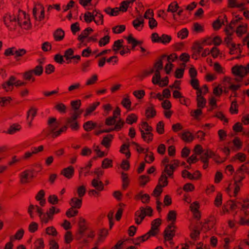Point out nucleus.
I'll list each match as a JSON object with an SVG mask.
<instances>
[{
  "instance_id": "f257e3e1",
  "label": "nucleus",
  "mask_w": 249,
  "mask_h": 249,
  "mask_svg": "<svg viewBox=\"0 0 249 249\" xmlns=\"http://www.w3.org/2000/svg\"><path fill=\"white\" fill-rule=\"evenodd\" d=\"M4 24L10 30H13L17 25L27 29L31 26L29 17L23 11H19L14 14H7L3 17Z\"/></svg>"
},
{
  "instance_id": "f03ea898",
  "label": "nucleus",
  "mask_w": 249,
  "mask_h": 249,
  "mask_svg": "<svg viewBox=\"0 0 249 249\" xmlns=\"http://www.w3.org/2000/svg\"><path fill=\"white\" fill-rule=\"evenodd\" d=\"M241 19H242L241 18L238 16H236L229 26V28L233 32L234 27H236V33L238 36H242L247 31V24L241 22L240 21Z\"/></svg>"
},
{
  "instance_id": "7ed1b4c3",
  "label": "nucleus",
  "mask_w": 249,
  "mask_h": 249,
  "mask_svg": "<svg viewBox=\"0 0 249 249\" xmlns=\"http://www.w3.org/2000/svg\"><path fill=\"white\" fill-rule=\"evenodd\" d=\"M161 224L160 220L159 218L154 220L151 224V229L147 233L135 240L134 242L136 245L140 244L141 242H143L148 239L151 236H155L158 233V228Z\"/></svg>"
},
{
  "instance_id": "20e7f679",
  "label": "nucleus",
  "mask_w": 249,
  "mask_h": 249,
  "mask_svg": "<svg viewBox=\"0 0 249 249\" xmlns=\"http://www.w3.org/2000/svg\"><path fill=\"white\" fill-rule=\"evenodd\" d=\"M59 125L60 122L56 118H50L48 121V132L49 134L53 137H56L66 129V127L58 129Z\"/></svg>"
},
{
  "instance_id": "39448f33",
  "label": "nucleus",
  "mask_w": 249,
  "mask_h": 249,
  "mask_svg": "<svg viewBox=\"0 0 249 249\" xmlns=\"http://www.w3.org/2000/svg\"><path fill=\"white\" fill-rule=\"evenodd\" d=\"M209 158H212L215 162L220 163L223 161L220 160L219 156L213 151L207 149L205 153L201 155L200 159L204 163L203 168L206 169L208 166V160Z\"/></svg>"
},
{
  "instance_id": "423d86ee",
  "label": "nucleus",
  "mask_w": 249,
  "mask_h": 249,
  "mask_svg": "<svg viewBox=\"0 0 249 249\" xmlns=\"http://www.w3.org/2000/svg\"><path fill=\"white\" fill-rule=\"evenodd\" d=\"M245 178L244 176H239L238 179L234 178V183L232 185L230 183L229 186L226 188V192L230 196H231V192L233 189V196L235 197L237 196L238 192L240 190L241 187L242 186V180Z\"/></svg>"
},
{
  "instance_id": "0eeeda50",
  "label": "nucleus",
  "mask_w": 249,
  "mask_h": 249,
  "mask_svg": "<svg viewBox=\"0 0 249 249\" xmlns=\"http://www.w3.org/2000/svg\"><path fill=\"white\" fill-rule=\"evenodd\" d=\"M225 31L228 35V36L225 38V41L230 48V53L231 54H234L240 52V45L236 44L231 42V36L233 32L229 28V26L225 29Z\"/></svg>"
},
{
  "instance_id": "6e6552de",
  "label": "nucleus",
  "mask_w": 249,
  "mask_h": 249,
  "mask_svg": "<svg viewBox=\"0 0 249 249\" xmlns=\"http://www.w3.org/2000/svg\"><path fill=\"white\" fill-rule=\"evenodd\" d=\"M242 212L243 213L240 215L239 223L241 225H249V219H246L245 216L249 214V212L246 209L249 208V197L243 200V203H241Z\"/></svg>"
},
{
  "instance_id": "1a4fd4ad",
  "label": "nucleus",
  "mask_w": 249,
  "mask_h": 249,
  "mask_svg": "<svg viewBox=\"0 0 249 249\" xmlns=\"http://www.w3.org/2000/svg\"><path fill=\"white\" fill-rule=\"evenodd\" d=\"M152 212L153 210L149 207H147L146 208L141 207L135 213L136 223L138 225L141 224L145 216H151L152 215Z\"/></svg>"
},
{
  "instance_id": "9d476101",
  "label": "nucleus",
  "mask_w": 249,
  "mask_h": 249,
  "mask_svg": "<svg viewBox=\"0 0 249 249\" xmlns=\"http://www.w3.org/2000/svg\"><path fill=\"white\" fill-rule=\"evenodd\" d=\"M25 83L17 80L15 77L11 76L9 80L3 83L2 87L6 91H11L13 89V86L17 87L24 85Z\"/></svg>"
},
{
  "instance_id": "9b49d317",
  "label": "nucleus",
  "mask_w": 249,
  "mask_h": 249,
  "mask_svg": "<svg viewBox=\"0 0 249 249\" xmlns=\"http://www.w3.org/2000/svg\"><path fill=\"white\" fill-rule=\"evenodd\" d=\"M222 83L226 92H228V89L234 92L238 90L241 86L240 84H233L231 78L228 76H225L223 78Z\"/></svg>"
},
{
  "instance_id": "f8f14e48",
  "label": "nucleus",
  "mask_w": 249,
  "mask_h": 249,
  "mask_svg": "<svg viewBox=\"0 0 249 249\" xmlns=\"http://www.w3.org/2000/svg\"><path fill=\"white\" fill-rule=\"evenodd\" d=\"M33 14L35 18L38 21H41L44 18V8L40 3H36L34 4L33 10Z\"/></svg>"
},
{
  "instance_id": "ddd939ff",
  "label": "nucleus",
  "mask_w": 249,
  "mask_h": 249,
  "mask_svg": "<svg viewBox=\"0 0 249 249\" xmlns=\"http://www.w3.org/2000/svg\"><path fill=\"white\" fill-rule=\"evenodd\" d=\"M232 73L242 78L249 72V63L246 66L236 65L232 68Z\"/></svg>"
},
{
  "instance_id": "4468645a",
  "label": "nucleus",
  "mask_w": 249,
  "mask_h": 249,
  "mask_svg": "<svg viewBox=\"0 0 249 249\" xmlns=\"http://www.w3.org/2000/svg\"><path fill=\"white\" fill-rule=\"evenodd\" d=\"M176 227L174 225L170 224L166 228L164 231L165 241H171L175 235V229Z\"/></svg>"
},
{
  "instance_id": "2eb2a0df",
  "label": "nucleus",
  "mask_w": 249,
  "mask_h": 249,
  "mask_svg": "<svg viewBox=\"0 0 249 249\" xmlns=\"http://www.w3.org/2000/svg\"><path fill=\"white\" fill-rule=\"evenodd\" d=\"M74 172V168L72 166H69L68 167L63 169L61 171V173L65 178L70 179L73 177Z\"/></svg>"
},
{
  "instance_id": "dca6fc26",
  "label": "nucleus",
  "mask_w": 249,
  "mask_h": 249,
  "mask_svg": "<svg viewBox=\"0 0 249 249\" xmlns=\"http://www.w3.org/2000/svg\"><path fill=\"white\" fill-rule=\"evenodd\" d=\"M232 161H238L240 162H246L247 161V155L242 152L237 153L235 154L233 157L231 158Z\"/></svg>"
},
{
  "instance_id": "f3484780",
  "label": "nucleus",
  "mask_w": 249,
  "mask_h": 249,
  "mask_svg": "<svg viewBox=\"0 0 249 249\" xmlns=\"http://www.w3.org/2000/svg\"><path fill=\"white\" fill-rule=\"evenodd\" d=\"M92 32V29L90 27H88L85 29L84 31L82 32L81 34L78 36V40L80 41L82 43H83L84 41V39L86 38H88L89 36L90 35Z\"/></svg>"
},
{
  "instance_id": "a211bd4d",
  "label": "nucleus",
  "mask_w": 249,
  "mask_h": 249,
  "mask_svg": "<svg viewBox=\"0 0 249 249\" xmlns=\"http://www.w3.org/2000/svg\"><path fill=\"white\" fill-rule=\"evenodd\" d=\"M91 14L95 19L94 22L96 24L100 25L103 23V16L100 13L99 11L95 9L93 11Z\"/></svg>"
},
{
  "instance_id": "6ab92c4d",
  "label": "nucleus",
  "mask_w": 249,
  "mask_h": 249,
  "mask_svg": "<svg viewBox=\"0 0 249 249\" xmlns=\"http://www.w3.org/2000/svg\"><path fill=\"white\" fill-rule=\"evenodd\" d=\"M133 25L137 31H141L144 26V19L142 18H136L133 21Z\"/></svg>"
},
{
  "instance_id": "aec40b11",
  "label": "nucleus",
  "mask_w": 249,
  "mask_h": 249,
  "mask_svg": "<svg viewBox=\"0 0 249 249\" xmlns=\"http://www.w3.org/2000/svg\"><path fill=\"white\" fill-rule=\"evenodd\" d=\"M181 138L185 142H190L194 139L193 134L189 131H184L180 135Z\"/></svg>"
},
{
  "instance_id": "412c9836",
  "label": "nucleus",
  "mask_w": 249,
  "mask_h": 249,
  "mask_svg": "<svg viewBox=\"0 0 249 249\" xmlns=\"http://www.w3.org/2000/svg\"><path fill=\"white\" fill-rule=\"evenodd\" d=\"M203 47L199 44H197L195 45L192 47V57L195 58V59H197V55L200 53V52L203 50Z\"/></svg>"
},
{
  "instance_id": "4be33fe9",
  "label": "nucleus",
  "mask_w": 249,
  "mask_h": 249,
  "mask_svg": "<svg viewBox=\"0 0 249 249\" xmlns=\"http://www.w3.org/2000/svg\"><path fill=\"white\" fill-rule=\"evenodd\" d=\"M211 66H213V70L218 74H223L225 73V69L218 62H215L212 65V60H210Z\"/></svg>"
},
{
  "instance_id": "5701e85b",
  "label": "nucleus",
  "mask_w": 249,
  "mask_h": 249,
  "mask_svg": "<svg viewBox=\"0 0 249 249\" xmlns=\"http://www.w3.org/2000/svg\"><path fill=\"white\" fill-rule=\"evenodd\" d=\"M72 208L79 209L82 205V199L76 197H72L70 202Z\"/></svg>"
},
{
  "instance_id": "b1692460",
  "label": "nucleus",
  "mask_w": 249,
  "mask_h": 249,
  "mask_svg": "<svg viewBox=\"0 0 249 249\" xmlns=\"http://www.w3.org/2000/svg\"><path fill=\"white\" fill-rule=\"evenodd\" d=\"M199 207V204L196 201L194 202L190 205V209L191 211L194 213V214L196 218H199L200 217V214L198 211Z\"/></svg>"
},
{
  "instance_id": "393cba45",
  "label": "nucleus",
  "mask_w": 249,
  "mask_h": 249,
  "mask_svg": "<svg viewBox=\"0 0 249 249\" xmlns=\"http://www.w3.org/2000/svg\"><path fill=\"white\" fill-rule=\"evenodd\" d=\"M91 184L98 191H101L104 189V185L102 182L97 178L93 179L91 181Z\"/></svg>"
},
{
  "instance_id": "a878e982",
  "label": "nucleus",
  "mask_w": 249,
  "mask_h": 249,
  "mask_svg": "<svg viewBox=\"0 0 249 249\" xmlns=\"http://www.w3.org/2000/svg\"><path fill=\"white\" fill-rule=\"evenodd\" d=\"M176 166H177V165L175 162H174V164H165L164 169V173L167 174L169 176H171Z\"/></svg>"
},
{
  "instance_id": "bb28decb",
  "label": "nucleus",
  "mask_w": 249,
  "mask_h": 249,
  "mask_svg": "<svg viewBox=\"0 0 249 249\" xmlns=\"http://www.w3.org/2000/svg\"><path fill=\"white\" fill-rule=\"evenodd\" d=\"M126 39L128 44L131 45L132 49H134L137 45H140L142 43L141 41H138L134 38L131 35H129Z\"/></svg>"
},
{
  "instance_id": "cd10ccee",
  "label": "nucleus",
  "mask_w": 249,
  "mask_h": 249,
  "mask_svg": "<svg viewBox=\"0 0 249 249\" xmlns=\"http://www.w3.org/2000/svg\"><path fill=\"white\" fill-rule=\"evenodd\" d=\"M136 198L141 200L142 203H147L149 200L150 196L147 194L140 192L136 196Z\"/></svg>"
},
{
  "instance_id": "c85d7f7f",
  "label": "nucleus",
  "mask_w": 249,
  "mask_h": 249,
  "mask_svg": "<svg viewBox=\"0 0 249 249\" xmlns=\"http://www.w3.org/2000/svg\"><path fill=\"white\" fill-rule=\"evenodd\" d=\"M141 132L142 137L145 142H149L152 141L153 135L151 132H145L143 130H141Z\"/></svg>"
},
{
  "instance_id": "c756f323",
  "label": "nucleus",
  "mask_w": 249,
  "mask_h": 249,
  "mask_svg": "<svg viewBox=\"0 0 249 249\" xmlns=\"http://www.w3.org/2000/svg\"><path fill=\"white\" fill-rule=\"evenodd\" d=\"M65 33L64 31L61 29H57L53 34V36L55 40H61L64 37Z\"/></svg>"
},
{
  "instance_id": "7c9ffc66",
  "label": "nucleus",
  "mask_w": 249,
  "mask_h": 249,
  "mask_svg": "<svg viewBox=\"0 0 249 249\" xmlns=\"http://www.w3.org/2000/svg\"><path fill=\"white\" fill-rule=\"evenodd\" d=\"M93 149L97 154V157L98 158H102L107 155V153L100 150L98 145L94 144L93 146Z\"/></svg>"
},
{
  "instance_id": "2f4dec72",
  "label": "nucleus",
  "mask_w": 249,
  "mask_h": 249,
  "mask_svg": "<svg viewBox=\"0 0 249 249\" xmlns=\"http://www.w3.org/2000/svg\"><path fill=\"white\" fill-rule=\"evenodd\" d=\"M113 136L112 135L107 136L104 137L101 142V144L106 148H108L110 146V142L112 141Z\"/></svg>"
},
{
  "instance_id": "473e14b6",
  "label": "nucleus",
  "mask_w": 249,
  "mask_h": 249,
  "mask_svg": "<svg viewBox=\"0 0 249 249\" xmlns=\"http://www.w3.org/2000/svg\"><path fill=\"white\" fill-rule=\"evenodd\" d=\"M36 110L34 108H31L27 112V118L29 121V124H31L32 121L36 116Z\"/></svg>"
},
{
  "instance_id": "72a5a7b5",
  "label": "nucleus",
  "mask_w": 249,
  "mask_h": 249,
  "mask_svg": "<svg viewBox=\"0 0 249 249\" xmlns=\"http://www.w3.org/2000/svg\"><path fill=\"white\" fill-rule=\"evenodd\" d=\"M179 9V6L177 2L174 1L170 3L168 7L167 11L172 13H175Z\"/></svg>"
},
{
  "instance_id": "f704fd0d",
  "label": "nucleus",
  "mask_w": 249,
  "mask_h": 249,
  "mask_svg": "<svg viewBox=\"0 0 249 249\" xmlns=\"http://www.w3.org/2000/svg\"><path fill=\"white\" fill-rule=\"evenodd\" d=\"M38 216L41 222L43 223L46 224L48 222L49 220L51 219L48 213H45L43 212L42 213L39 212V215Z\"/></svg>"
},
{
  "instance_id": "c9c22d12",
  "label": "nucleus",
  "mask_w": 249,
  "mask_h": 249,
  "mask_svg": "<svg viewBox=\"0 0 249 249\" xmlns=\"http://www.w3.org/2000/svg\"><path fill=\"white\" fill-rule=\"evenodd\" d=\"M96 126V124L93 123L91 121L86 122L83 125L84 129L87 131H89L91 130L93 128H94Z\"/></svg>"
},
{
  "instance_id": "e433bc0d",
  "label": "nucleus",
  "mask_w": 249,
  "mask_h": 249,
  "mask_svg": "<svg viewBox=\"0 0 249 249\" xmlns=\"http://www.w3.org/2000/svg\"><path fill=\"white\" fill-rule=\"evenodd\" d=\"M105 12L108 15L111 16H116L118 15L119 13V8L116 7L113 9H111L109 7L105 9Z\"/></svg>"
},
{
  "instance_id": "4c0bfd02",
  "label": "nucleus",
  "mask_w": 249,
  "mask_h": 249,
  "mask_svg": "<svg viewBox=\"0 0 249 249\" xmlns=\"http://www.w3.org/2000/svg\"><path fill=\"white\" fill-rule=\"evenodd\" d=\"M99 104V102H96L89 106V107L86 109L84 116H88L90 115V114L96 109Z\"/></svg>"
},
{
  "instance_id": "58836bf2",
  "label": "nucleus",
  "mask_w": 249,
  "mask_h": 249,
  "mask_svg": "<svg viewBox=\"0 0 249 249\" xmlns=\"http://www.w3.org/2000/svg\"><path fill=\"white\" fill-rule=\"evenodd\" d=\"M21 128L19 125L17 124H14L12 125L7 131V133L9 134H14L17 132Z\"/></svg>"
},
{
  "instance_id": "ea45409f",
  "label": "nucleus",
  "mask_w": 249,
  "mask_h": 249,
  "mask_svg": "<svg viewBox=\"0 0 249 249\" xmlns=\"http://www.w3.org/2000/svg\"><path fill=\"white\" fill-rule=\"evenodd\" d=\"M176 213L174 211H170L167 215V220L171 223L170 224L174 225V222L176 220Z\"/></svg>"
},
{
  "instance_id": "a19ab883",
  "label": "nucleus",
  "mask_w": 249,
  "mask_h": 249,
  "mask_svg": "<svg viewBox=\"0 0 249 249\" xmlns=\"http://www.w3.org/2000/svg\"><path fill=\"white\" fill-rule=\"evenodd\" d=\"M35 249H43L44 248V241L42 238L37 239L35 243Z\"/></svg>"
},
{
  "instance_id": "79ce46f5",
  "label": "nucleus",
  "mask_w": 249,
  "mask_h": 249,
  "mask_svg": "<svg viewBox=\"0 0 249 249\" xmlns=\"http://www.w3.org/2000/svg\"><path fill=\"white\" fill-rule=\"evenodd\" d=\"M249 161H247L245 163L242 164L238 168L237 171L245 172L249 175Z\"/></svg>"
},
{
  "instance_id": "37998d69",
  "label": "nucleus",
  "mask_w": 249,
  "mask_h": 249,
  "mask_svg": "<svg viewBox=\"0 0 249 249\" xmlns=\"http://www.w3.org/2000/svg\"><path fill=\"white\" fill-rule=\"evenodd\" d=\"M112 166V160L108 158L105 159L102 162V167L103 169H107Z\"/></svg>"
},
{
  "instance_id": "c03bdc74",
  "label": "nucleus",
  "mask_w": 249,
  "mask_h": 249,
  "mask_svg": "<svg viewBox=\"0 0 249 249\" xmlns=\"http://www.w3.org/2000/svg\"><path fill=\"white\" fill-rule=\"evenodd\" d=\"M234 145L233 150H239L242 147V142L238 138H234L232 141Z\"/></svg>"
},
{
  "instance_id": "a18cd8bd",
  "label": "nucleus",
  "mask_w": 249,
  "mask_h": 249,
  "mask_svg": "<svg viewBox=\"0 0 249 249\" xmlns=\"http://www.w3.org/2000/svg\"><path fill=\"white\" fill-rule=\"evenodd\" d=\"M211 54L213 58H216L218 56H222V53L216 47H213L211 49Z\"/></svg>"
},
{
  "instance_id": "49530a36",
  "label": "nucleus",
  "mask_w": 249,
  "mask_h": 249,
  "mask_svg": "<svg viewBox=\"0 0 249 249\" xmlns=\"http://www.w3.org/2000/svg\"><path fill=\"white\" fill-rule=\"evenodd\" d=\"M55 108L60 113H65L67 107L63 103H58L55 106Z\"/></svg>"
},
{
  "instance_id": "de8ad7c7",
  "label": "nucleus",
  "mask_w": 249,
  "mask_h": 249,
  "mask_svg": "<svg viewBox=\"0 0 249 249\" xmlns=\"http://www.w3.org/2000/svg\"><path fill=\"white\" fill-rule=\"evenodd\" d=\"M122 105L126 109H129L131 104V102L128 96L124 97L121 102Z\"/></svg>"
},
{
  "instance_id": "09e8293b",
  "label": "nucleus",
  "mask_w": 249,
  "mask_h": 249,
  "mask_svg": "<svg viewBox=\"0 0 249 249\" xmlns=\"http://www.w3.org/2000/svg\"><path fill=\"white\" fill-rule=\"evenodd\" d=\"M197 106L199 108H203L206 104V101L202 96L197 95Z\"/></svg>"
},
{
  "instance_id": "8fccbe9b",
  "label": "nucleus",
  "mask_w": 249,
  "mask_h": 249,
  "mask_svg": "<svg viewBox=\"0 0 249 249\" xmlns=\"http://www.w3.org/2000/svg\"><path fill=\"white\" fill-rule=\"evenodd\" d=\"M33 71L32 70L26 71L23 74L24 78L27 80H32L33 81L35 80V78L33 77Z\"/></svg>"
},
{
  "instance_id": "3c124183",
  "label": "nucleus",
  "mask_w": 249,
  "mask_h": 249,
  "mask_svg": "<svg viewBox=\"0 0 249 249\" xmlns=\"http://www.w3.org/2000/svg\"><path fill=\"white\" fill-rule=\"evenodd\" d=\"M167 178L164 174H162L159 182L158 185H160L161 187L165 186L167 185Z\"/></svg>"
},
{
  "instance_id": "603ef678",
  "label": "nucleus",
  "mask_w": 249,
  "mask_h": 249,
  "mask_svg": "<svg viewBox=\"0 0 249 249\" xmlns=\"http://www.w3.org/2000/svg\"><path fill=\"white\" fill-rule=\"evenodd\" d=\"M95 236V234L93 231H89L87 232V236L88 239H85L83 240V243L87 244L90 241V240L92 239Z\"/></svg>"
},
{
  "instance_id": "864d4df0",
  "label": "nucleus",
  "mask_w": 249,
  "mask_h": 249,
  "mask_svg": "<svg viewBox=\"0 0 249 249\" xmlns=\"http://www.w3.org/2000/svg\"><path fill=\"white\" fill-rule=\"evenodd\" d=\"M46 232L48 235L53 236H55L57 234V232L56 229L53 226L49 227L46 228Z\"/></svg>"
},
{
  "instance_id": "5fc2aeb1",
  "label": "nucleus",
  "mask_w": 249,
  "mask_h": 249,
  "mask_svg": "<svg viewBox=\"0 0 249 249\" xmlns=\"http://www.w3.org/2000/svg\"><path fill=\"white\" fill-rule=\"evenodd\" d=\"M84 20L86 22L89 23L92 21H94L95 19L91 12H87L84 14Z\"/></svg>"
},
{
  "instance_id": "6e6d98bb",
  "label": "nucleus",
  "mask_w": 249,
  "mask_h": 249,
  "mask_svg": "<svg viewBox=\"0 0 249 249\" xmlns=\"http://www.w3.org/2000/svg\"><path fill=\"white\" fill-rule=\"evenodd\" d=\"M11 100L10 97H0V106H5L9 104Z\"/></svg>"
},
{
  "instance_id": "4d7b16f0",
  "label": "nucleus",
  "mask_w": 249,
  "mask_h": 249,
  "mask_svg": "<svg viewBox=\"0 0 249 249\" xmlns=\"http://www.w3.org/2000/svg\"><path fill=\"white\" fill-rule=\"evenodd\" d=\"M133 94L136 98L141 99L145 95V91L143 90H135L133 91Z\"/></svg>"
},
{
  "instance_id": "13d9d810",
  "label": "nucleus",
  "mask_w": 249,
  "mask_h": 249,
  "mask_svg": "<svg viewBox=\"0 0 249 249\" xmlns=\"http://www.w3.org/2000/svg\"><path fill=\"white\" fill-rule=\"evenodd\" d=\"M115 125L114 126H113L112 128L109 129L108 130H110V131L112 130H120L122 127L123 126L124 124V122L121 120H119L116 123H115Z\"/></svg>"
},
{
  "instance_id": "bf43d9fd",
  "label": "nucleus",
  "mask_w": 249,
  "mask_h": 249,
  "mask_svg": "<svg viewBox=\"0 0 249 249\" xmlns=\"http://www.w3.org/2000/svg\"><path fill=\"white\" fill-rule=\"evenodd\" d=\"M152 81L154 84H159L160 81V71H155Z\"/></svg>"
},
{
  "instance_id": "052dcab7",
  "label": "nucleus",
  "mask_w": 249,
  "mask_h": 249,
  "mask_svg": "<svg viewBox=\"0 0 249 249\" xmlns=\"http://www.w3.org/2000/svg\"><path fill=\"white\" fill-rule=\"evenodd\" d=\"M222 195L220 193H218L214 200V205L216 207H219L222 204Z\"/></svg>"
},
{
  "instance_id": "680f3d73",
  "label": "nucleus",
  "mask_w": 249,
  "mask_h": 249,
  "mask_svg": "<svg viewBox=\"0 0 249 249\" xmlns=\"http://www.w3.org/2000/svg\"><path fill=\"white\" fill-rule=\"evenodd\" d=\"M123 41L122 40H117L115 41L112 47L113 50L115 52H117L120 48L122 47Z\"/></svg>"
},
{
  "instance_id": "e2e57ef3",
  "label": "nucleus",
  "mask_w": 249,
  "mask_h": 249,
  "mask_svg": "<svg viewBox=\"0 0 249 249\" xmlns=\"http://www.w3.org/2000/svg\"><path fill=\"white\" fill-rule=\"evenodd\" d=\"M188 35V31L186 28H183L178 34V37L181 39H184Z\"/></svg>"
},
{
  "instance_id": "0e129e2a",
  "label": "nucleus",
  "mask_w": 249,
  "mask_h": 249,
  "mask_svg": "<svg viewBox=\"0 0 249 249\" xmlns=\"http://www.w3.org/2000/svg\"><path fill=\"white\" fill-rule=\"evenodd\" d=\"M29 177L28 171H24L21 174L20 179L22 183H26L28 181Z\"/></svg>"
},
{
  "instance_id": "69168bd1",
  "label": "nucleus",
  "mask_w": 249,
  "mask_h": 249,
  "mask_svg": "<svg viewBox=\"0 0 249 249\" xmlns=\"http://www.w3.org/2000/svg\"><path fill=\"white\" fill-rule=\"evenodd\" d=\"M137 120V116L134 114H131L127 116L126 122L129 124H132V123L136 122Z\"/></svg>"
},
{
  "instance_id": "338daca9",
  "label": "nucleus",
  "mask_w": 249,
  "mask_h": 249,
  "mask_svg": "<svg viewBox=\"0 0 249 249\" xmlns=\"http://www.w3.org/2000/svg\"><path fill=\"white\" fill-rule=\"evenodd\" d=\"M76 192L79 197H82L85 194L86 188L84 186H80L77 188Z\"/></svg>"
},
{
  "instance_id": "774afa93",
  "label": "nucleus",
  "mask_w": 249,
  "mask_h": 249,
  "mask_svg": "<svg viewBox=\"0 0 249 249\" xmlns=\"http://www.w3.org/2000/svg\"><path fill=\"white\" fill-rule=\"evenodd\" d=\"M78 213V211L74 210L73 208H70L66 212V215L68 217H71L76 215Z\"/></svg>"
}]
</instances>
